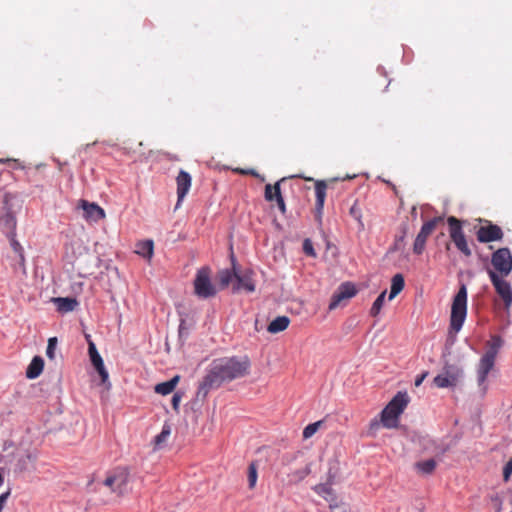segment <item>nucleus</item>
Here are the masks:
<instances>
[{"label":"nucleus","instance_id":"obj_1","mask_svg":"<svg viewBox=\"0 0 512 512\" xmlns=\"http://www.w3.org/2000/svg\"><path fill=\"white\" fill-rule=\"evenodd\" d=\"M250 361L247 357L220 358L212 362L203 378L198 393L206 395L209 390L218 388L225 381H232L248 374Z\"/></svg>","mask_w":512,"mask_h":512},{"label":"nucleus","instance_id":"obj_2","mask_svg":"<svg viewBox=\"0 0 512 512\" xmlns=\"http://www.w3.org/2000/svg\"><path fill=\"white\" fill-rule=\"evenodd\" d=\"M409 403V396L406 392H398L380 413V419L374 418L370 421L368 434L375 436L380 426L392 429L399 423V417Z\"/></svg>","mask_w":512,"mask_h":512},{"label":"nucleus","instance_id":"obj_3","mask_svg":"<svg viewBox=\"0 0 512 512\" xmlns=\"http://www.w3.org/2000/svg\"><path fill=\"white\" fill-rule=\"evenodd\" d=\"M502 346L503 339L499 335H493L486 343V351L479 360L477 367V382L484 392L487 389L485 385L487 376L494 368L496 357Z\"/></svg>","mask_w":512,"mask_h":512},{"label":"nucleus","instance_id":"obj_4","mask_svg":"<svg viewBox=\"0 0 512 512\" xmlns=\"http://www.w3.org/2000/svg\"><path fill=\"white\" fill-rule=\"evenodd\" d=\"M467 315V288L461 284L457 294L453 298L450 316V327L459 332Z\"/></svg>","mask_w":512,"mask_h":512},{"label":"nucleus","instance_id":"obj_5","mask_svg":"<svg viewBox=\"0 0 512 512\" xmlns=\"http://www.w3.org/2000/svg\"><path fill=\"white\" fill-rule=\"evenodd\" d=\"M194 293L202 299L214 297L217 289L211 281V269L209 267L200 268L194 279Z\"/></svg>","mask_w":512,"mask_h":512},{"label":"nucleus","instance_id":"obj_6","mask_svg":"<svg viewBox=\"0 0 512 512\" xmlns=\"http://www.w3.org/2000/svg\"><path fill=\"white\" fill-rule=\"evenodd\" d=\"M487 274L497 295L503 301L504 309L509 311L512 306V286L507 280H505L507 276L498 275L497 273L492 272V270H487Z\"/></svg>","mask_w":512,"mask_h":512},{"label":"nucleus","instance_id":"obj_7","mask_svg":"<svg viewBox=\"0 0 512 512\" xmlns=\"http://www.w3.org/2000/svg\"><path fill=\"white\" fill-rule=\"evenodd\" d=\"M492 272L501 276H509L512 272V253L509 248L502 247L491 255Z\"/></svg>","mask_w":512,"mask_h":512},{"label":"nucleus","instance_id":"obj_8","mask_svg":"<svg viewBox=\"0 0 512 512\" xmlns=\"http://www.w3.org/2000/svg\"><path fill=\"white\" fill-rule=\"evenodd\" d=\"M449 225V234L450 238L454 242L457 249L462 252L465 256L469 257L472 254L471 249L468 246L466 237L462 230V225L460 220H458L454 216H450L447 219Z\"/></svg>","mask_w":512,"mask_h":512},{"label":"nucleus","instance_id":"obj_9","mask_svg":"<svg viewBox=\"0 0 512 512\" xmlns=\"http://www.w3.org/2000/svg\"><path fill=\"white\" fill-rule=\"evenodd\" d=\"M129 482V471L127 468L119 467L110 472L104 480V485L112 492L123 495Z\"/></svg>","mask_w":512,"mask_h":512},{"label":"nucleus","instance_id":"obj_10","mask_svg":"<svg viewBox=\"0 0 512 512\" xmlns=\"http://www.w3.org/2000/svg\"><path fill=\"white\" fill-rule=\"evenodd\" d=\"M441 222H443V217L438 216L428 220L422 225L421 230L416 236L413 244V252L415 254L420 255L423 253L428 237L434 232L437 225Z\"/></svg>","mask_w":512,"mask_h":512},{"label":"nucleus","instance_id":"obj_11","mask_svg":"<svg viewBox=\"0 0 512 512\" xmlns=\"http://www.w3.org/2000/svg\"><path fill=\"white\" fill-rule=\"evenodd\" d=\"M9 200V195L5 194L3 198L2 212L0 214V231L6 236L15 234L17 227V220L9 206Z\"/></svg>","mask_w":512,"mask_h":512},{"label":"nucleus","instance_id":"obj_12","mask_svg":"<svg viewBox=\"0 0 512 512\" xmlns=\"http://www.w3.org/2000/svg\"><path fill=\"white\" fill-rule=\"evenodd\" d=\"M462 376V370L458 367L448 366L445 367L442 374L434 377L433 382L438 388L454 387L459 382Z\"/></svg>","mask_w":512,"mask_h":512},{"label":"nucleus","instance_id":"obj_13","mask_svg":"<svg viewBox=\"0 0 512 512\" xmlns=\"http://www.w3.org/2000/svg\"><path fill=\"white\" fill-rule=\"evenodd\" d=\"M356 293L357 289L354 284L350 282L341 284L332 295L331 301L329 303V309L334 310L345 304L344 302L354 297Z\"/></svg>","mask_w":512,"mask_h":512},{"label":"nucleus","instance_id":"obj_14","mask_svg":"<svg viewBox=\"0 0 512 512\" xmlns=\"http://www.w3.org/2000/svg\"><path fill=\"white\" fill-rule=\"evenodd\" d=\"M86 339L88 341V353H89L91 363L94 366V368L96 369V371L98 372V374L101 378V382L103 384H106L109 379V374H108L107 370L105 369L103 359H102L101 355L99 354V352L96 348V345L90 339L89 335H86Z\"/></svg>","mask_w":512,"mask_h":512},{"label":"nucleus","instance_id":"obj_15","mask_svg":"<svg viewBox=\"0 0 512 512\" xmlns=\"http://www.w3.org/2000/svg\"><path fill=\"white\" fill-rule=\"evenodd\" d=\"M477 240L480 243H489L499 241L503 238L504 233L498 225L489 222L486 226H481L476 232Z\"/></svg>","mask_w":512,"mask_h":512},{"label":"nucleus","instance_id":"obj_16","mask_svg":"<svg viewBox=\"0 0 512 512\" xmlns=\"http://www.w3.org/2000/svg\"><path fill=\"white\" fill-rule=\"evenodd\" d=\"M284 181V178L276 182L274 185L267 184L265 186L264 197L266 201H276L277 206L282 214L286 213V205L281 194L280 183Z\"/></svg>","mask_w":512,"mask_h":512},{"label":"nucleus","instance_id":"obj_17","mask_svg":"<svg viewBox=\"0 0 512 512\" xmlns=\"http://www.w3.org/2000/svg\"><path fill=\"white\" fill-rule=\"evenodd\" d=\"M79 207H81L84 211V218L87 221L97 222L101 219H104L106 214L103 208H101L96 203H90L87 200H80Z\"/></svg>","mask_w":512,"mask_h":512},{"label":"nucleus","instance_id":"obj_18","mask_svg":"<svg viewBox=\"0 0 512 512\" xmlns=\"http://www.w3.org/2000/svg\"><path fill=\"white\" fill-rule=\"evenodd\" d=\"M178 204L184 199L190 190L192 178L190 174L181 170L176 178Z\"/></svg>","mask_w":512,"mask_h":512},{"label":"nucleus","instance_id":"obj_19","mask_svg":"<svg viewBox=\"0 0 512 512\" xmlns=\"http://www.w3.org/2000/svg\"><path fill=\"white\" fill-rule=\"evenodd\" d=\"M326 190H327V183L324 180H318L315 183V196H316V203L315 208L317 211V214L320 216L322 214V210L324 207L325 199H326Z\"/></svg>","mask_w":512,"mask_h":512},{"label":"nucleus","instance_id":"obj_20","mask_svg":"<svg viewBox=\"0 0 512 512\" xmlns=\"http://www.w3.org/2000/svg\"><path fill=\"white\" fill-rule=\"evenodd\" d=\"M236 285L234 286L235 291L245 290L246 292H254L255 284L252 279V273L248 272L243 275L235 274Z\"/></svg>","mask_w":512,"mask_h":512},{"label":"nucleus","instance_id":"obj_21","mask_svg":"<svg viewBox=\"0 0 512 512\" xmlns=\"http://www.w3.org/2000/svg\"><path fill=\"white\" fill-rule=\"evenodd\" d=\"M44 361L40 356H35L26 370V376L29 379L37 378L43 371Z\"/></svg>","mask_w":512,"mask_h":512},{"label":"nucleus","instance_id":"obj_22","mask_svg":"<svg viewBox=\"0 0 512 512\" xmlns=\"http://www.w3.org/2000/svg\"><path fill=\"white\" fill-rule=\"evenodd\" d=\"M289 324L290 319L287 316H278L269 323L267 330L272 334H276L286 330Z\"/></svg>","mask_w":512,"mask_h":512},{"label":"nucleus","instance_id":"obj_23","mask_svg":"<svg viewBox=\"0 0 512 512\" xmlns=\"http://www.w3.org/2000/svg\"><path fill=\"white\" fill-rule=\"evenodd\" d=\"M180 380V376L176 375L169 381L159 383L155 386V392L161 395H168L174 391L176 385Z\"/></svg>","mask_w":512,"mask_h":512},{"label":"nucleus","instance_id":"obj_24","mask_svg":"<svg viewBox=\"0 0 512 512\" xmlns=\"http://www.w3.org/2000/svg\"><path fill=\"white\" fill-rule=\"evenodd\" d=\"M405 286L404 277L402 274H396L392 277L391 280V290L389 294V300L394 299Z\"/></svg>","mask_w":512,"mask_h":512},{"label":"nucleus","instance_id":"obj_25","mask_svg":"<svg viewBox=\"0 0 512 512\" xmlns=\"http://www.w3.org/2000/svg\"><path fill=\"white\" fill-rule=\"evenodd\" d=\"M54 302L57 304V308L61 312H70L75 309V307L78 305V302L74 298H63L58 297L54 299Z\"/></svg>","mask_w":512,"mask_h":512},{"label":"nucleus","instance_id":"obj_26","mask_svg":"<svg viewBox=\"0 0 512 512\" xmlns=\"http://www.w3.org/2000/svg\"><path fill=\"white\" fill-rule=\"evenodd\" d=\"M154 251V243L152 240H145L137 243L136 253L144 258L151 259Z\"/></svg>","mask_w":512,"mask_h":512},{"label":"nucleus","instance_id":"obj_27","mask_svg":"<svg viewBox=\"0 0 512 512\" xmlns=\"http://www.w3.org/2000/svg\"><path fill=\"white\" fill-rule=\"evenodd\" d=\"M9 241H10V246L12 248V250L18 254L19 256V260H20V264L21 265H24L25 263V256H24V250H23V247L21 246V244L16 240V233L15 234H11V235H8L6 236Z\"/></svg>","mask_w":512,"mask_h":512},{"label":"nucleus","instance_id":"obj_28","mask_svg":"<svg viewBox=\"0 0 512 512\" xmlns=\"http://www.w3.org/2000/svg\"><path fill=\"white\" fill-rule=\"evenodd\" d=\"M415 467L423 474H431L436 468V461L434 459L420 461L415 464Z\"/></svg>","mask_w":512,"mask_h":512},{"label":"nucleus","instance_id":"obj_29","mask_svg":"<svg viewBox=\"0 0 512 512\" xmlns=\"http://www.w3.org/2000/svg\"><path fill=\"white\" fill-rule=\"evenodd\" d=\"M248 486L250 489H254L258 479V466L255 461L251 462L248 466Z\"/></svg>","mask_w":512,"mask_h":512},{"label":"nucleus","instance_id":"obj_30","mask_svg":"<svg viewBox=\"0 0 512 512\" xmlns=\"http://www.w3.org/2000/svg\"><path fill=\"white\" fill-rule=\"evenodd\" d=\"M170 434H171L170 425L164 424L162 427V431L154 438L155 448H160L161 445L166 442V440L170 436Z\"/></svg>","mask_w":512,"mask_h":512},{"label":"nucleus","instance_id":"obj_31","mask_svg":"<svg viewBox=\"0 0 512 512\" xmlns=\"http://www.w3.org/2000/svg\"><path fill=\"white\" fill-rule=\"evenodd\" d=\"M316 492L321 495L322 497H324L327 501H330V502H334L336 501V496L335 494L333 493V490L331 487H329L328 485H325V484H321V485H318L316 488H315Z\"/></svg>","mask_w":512,"mask_h":512},{"label":"nucleus","instance_id":"obj_32","mask_svg":"<svg viewBox=\"0 0 512 512\" xmlns=\"http://www.w3.org/2000/svg\"><path fill=\"white\" fill-rule=\"evenodd\" d=\"M385 297H386V291H383L374 301V303L370 309V315L372 317H376L380 313V311L383 307L384 301H385Z\"/></svg>","mask_w":512,"mask_h":512},{"label":"nucleus","instance_id":"obj_33","mask_svg":"<svg viewBox=\"0 0 512 512\" xmlns=\"http://www.w3.org/2000/svg\"><path fill=\"white\" fill-rule=\"evenodd\" d=\"M323 423H324L323 420H319L314 423L308 424L303 430V438L304 439L311 438L319 430V428L323 425Z\"/></svg>","mask_w":512,"mask_h":512},{"label":"nucleus","instance_id":"obj_34","mask_svg":"<svg viewBox=\"0 0 512 512\" xmlns=\"http://www.w3.org/2000/svg\"><path fill=\"white\" fill-rule=\"evenodd\" d=\"M349 214H350V215H351V216H352V217H353V218L358 222L359 227H360L361 229H363V228H364V224H363V222H362V210H361V208L359 207V205H358V203H357V202H355V203L351 206V208H350V210H349Z\"/></svg>","mask_w":512,"mask_h":512},{"label":"nucleus","instance_id":"obj_35","mask_svg":"<svg viewBox=\"0 0 512 512\" xmlns=\"http://www.w3.org/2000/svg\"><path fill=\"white\" fill-rule=\"evenodd\" d=\"M235 274H237V273L236 272H231L229 270L221 271L219 273V280H220V283H221L222 287L228 286V284L230 283L232 278L235 277Z\"/></svg>","mask_w":512,"mask_h":512},{"label":"nucleus","instance_id":"obj_36","mask_svg":"<svg viewBox=\"0 0 512 512\" xmlns=\"http://www.w3.org/2000/svg\"><path fill=\"white\" fill-rule=\"evenodd\" d=\"M56 346H57V338L56 337L49 338L47 349H46V355L50 360H53L55 358Z\"/></svg>","mask_w":512,"mask_h":512},{"label":"nucleus","instance_id":"obj_37","mask_svg":"<svg viewBox=\"0 0 512 512\" xmlns=\"http://www.w3.org/2000/svg\"><path fill=\"white\" fill-rule=\"evenodd\" d=\"M303 251L306 255L315 257L316 252L310 239H305L303 242Z\"/></svg>","mask_w":512,"mask_h":512},{"label":"nucleus","instance_id":"obj_38","mask_svg":"<svg viewBox=\"0 0 512 512\" xmlns=\"http://www.w3.org/2000/svg\"><path fill=\"white\" fill-rule=\"evenodd\" d=\"M512 474V458L505 464L503 468L504 481H508Z\"/></svg>","mask_w":512,"mask_h":512},{"label":"nucleus","instance_id":"obj_39","mask_svg":"<svg viewBox=\"0 0 512 512\" xmlns=\"http://www.w3.org/2000/svg\"><path fill=\"white\" fill-rule=\"evenodd\" d=\"M10 493V490H8L0 495V512H3V509L7 503Z\"/></svg>","mask_w":512,"mask_h":512},{"label":"nucleus","instance_id":"obj_40","mask_svg":"<svg viewBox=\"0 0 512 512\" xmlns=\"http://www.w3.org/2000/svg\"><path fill=\"white\" fill-rule=\"evenodd\" d=\"M181 401V395L179 393H175L172 397V407L174 410H178L179 408V403Z\"/></svg>","mask_w":512,"mask_h":512},{"label":"nucleus","instance_id":"obj_41","mask_svg":"<svg viewBox=\"0 0 512 512\" xmlns=\"http://www.w3.org/2000/svg\"><path fill=\"white\" fill-rule=\"evenodd\" d=\"M235 172L239 173V174H242V175H252V176H258L257 172L253 169H248V170H245V169H240V168H237L235 170Z\"/></svg>","mask_w":512,"mask_h":512},{"label":"nucleus","instance_id":"obj_42","mask_svg":"<svg viewBox=\"0 0 512 512\" xmlns=\"http://www.w3.org/2000/svg\"><path fill=\"white\" fill-rule=\"evenodd\" d=\"M310 473V469L309 468H305L304 470L302 471H297L295 472V477L298 479V480H302L304 479L308 474Z\"/></svg>","mask_w":512,"mask_h":512},{"label":"nucleus","instance_id":"obj_43","mask_svg":"<svg viewBox=\"0 0 512 512\" xmlns=\"http://www.w3.org/2000/svg\"><path fill=\"white\" fill-rule=\"evenodd\" d=\"M426 376H427V372H425V373H423V374L419 375V376L416 378V380H415V386H417V387H418V386H420V385L422 384V382H423V380L425 379V377H426Z\"/></svg>","mask_w":512,"mask_h":512},{"label":"nucleus","instance_id":"obj_44","mask_svg":"<svg viewBox=\"0 0 512 512\" xmlns=\"http://www.w3.org/2000/svg\"><path fill=\"white\" fill-rule=\"evenodd\" d=\"M330 508H331L332 512H346V510L343 507H341L337 504H334V505L330 504Z\"/></svg>","mask_w":512,"mask_h":512},{"label":"nucleus","instance_id":"obj_45","mask_svg":"<svg viewBox=\"0 0 512 512\" xmlns=\"http://www.w3.org/2000/svg\"><path fill=\"white\" fill-rule=\"evenodd\" d=\"M3 481H4V478H3L2 474L0 473V486L2 485Z\"/></svg>","mask_w":512,"mask_h":512},{"label":"nucleus","instance_id":"obj_46","mask_svg":"<svg viewBox=\"0 0 512 512\" xmlns=\"http://www.w3.org/2000/svg\"><path fill=\"white\" fill-rule=\"evenodd\" d=\"M6 160L4 159H0V163H4Z\"/></svg>","mask_w":512,"mask_h":512}]
</instances>
